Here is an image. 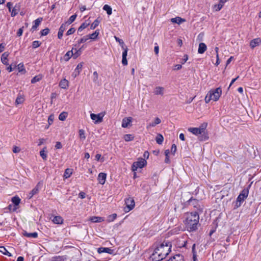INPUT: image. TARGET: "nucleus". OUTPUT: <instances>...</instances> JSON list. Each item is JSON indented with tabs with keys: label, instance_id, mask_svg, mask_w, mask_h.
Listing matches in <instances>:
<instances>
[{
	"label": "nucleus",
	"instance_id": "1",
	"mask_svg": "<svg viewBox=\"0 0 261 261\" xmlns=\"http://www.w3.org/2000/svg\"><path fill=\"white\" fill-rule=\"evenodd\" d=\"M199 221L198 212L187 213L186 214L185 224L187 230L190 232L195 231L198 228Z\"/></svg>",
	"mask_w": 261,
	"mask_h": 261
},
{
	"label": "nucleus",
	"instance_id": "2",
	"mask_svg": "<svg viewBox=\"0 0 261 261\" xmlns=\"http://www.w3.org/2000/svg\"><path fill=\"white\" fill-rule=\"evenodd\" d=\"M172 246H158L151 255L153 261H160L165 258L171 251Z\"/></svg>",
	"mask_w": 261,
	"mask_h": 261
},
{
	"label": "nucleus",
	"instance_id": "3",
	"mask_svg": "<svg viewBox=\"0 0 261 261\" xmlns=\"http://www.w3.org/2000/svg\"><path fill=\"white\" fill-rule=\"evenodd\" d=\"M221 94L222 90L220 87H218L215 89L211 90L205 97V102L207 103L211 100L216 101L219 99Z\"/></svg>",
	"mask_w": 261,
	"mask_h": 261
},
{
	"label": "nucleus",
	"instance_id": "4",
	"mask_svg": "<svg viewBox=\"0 0 261 261\" xmlns=\"http://www.w3.org/2000/svg\"><path fill=\"white\" fill-rule=\"evenodd\" d=\"M249 187L250 186L248 187V188L243 189L241 192V193H240V194L239 195L237 198L236 204L234 205V208H238L240 207L242 202L247 198L249 194Z\"/></svg>",
	"mask_w": 261,
	"mask_h": 261
},
{
	"label": "nucleus",
	"instance_id": "5",
	"mask_svg": "<svg viewBox=\"0 0 261 261\" xmlns=\"http://www.w3.org/2000/svg\"><path fill=\"white\" fill-rule=\"evenodd\" d=\"M188 131L196 136H198V139L200 141H204L208 139L207 134H202L200 129L198 127H190L188 128Z\"/></svg>",
	"mask_w": 261,
	"mask_h": 261
},
{
	"label": "nucleus",
	"instance_id": "6",
	"mask_svg": "<svg viewBox=\"0 0 261 261\" xmlns=\"http://www.w3.org/2000/svg\"><path fill=\"white\" fill-rule=\"evenodd\" d=\"M188 202L189 205L193 206L196 208V212H198L199 214L202 213L203 211V206L200 205L199 200L191 198L188 201Z\"/></svg>",
	"mask_w": 261,
	"mask_h": 261
},
{
	"label": "nucleus",
	"instance_id": "7",
	"mask_svg": "<svg viewBox=\"0 0 261 261\" xmlns=\"http://www.w3.org/2000/svg\"><path fill=\"white\" fill-rule=\"evenodd\" d=\"M147 164L146 161L143 159L140 158L138 161L133 163L132 166V170L135 172L137 170L138 168H142Z\"/></svg>",
	"mask_w": 261,
	"mask_h": 261
},
{
	"label": "nucleus",
	"instance_id": "8",
	"mask_svg": "<svg viewBox=\"0 0 261 261\" xmlns=\"http://www.w3.org/2000/svg\"><path fill=\"white\" fill-rule=\"evenodd\" d=\"M125 207L124 208L125 212H128L134 208L135 205L134 199L129 197L125 200Z\"/></svg>",
	"mask_w": 261,
	"mask_h": 261
},
{
	"label": "nucleus",
	"instance_id": "9",
	"mask_svg": "<svg viewBox=\"0 0 261 261\" xmlns=\"http://www.w3.org/2000/svg\"><path fill=\"white\" fill-rule=\"evenodd\" d=\"M105 115V112H101L98 114L92 113L90 114V117L92 120L95 121L94 123L95 124H97L102 121L103 117Z\"/></svg>",
	"mask_w": 261,
	"mask_h": 261
},
{
	"label": "nucleus",
	"instance_id": "10",
	"mask_svg": "<svg viewBox=\"0 0 261 261\" xmlns=\"http://www.w3.org/2000/svg\"><path fill=\"white\" fill-rule=\"evenodd\" d=\"M83 64H84V63L81 62V63H80L77 65L74 71H73V72L72 74V76L73 78H75L77 76H78L79 75V74L80 73V72H81V71L82 70Z\"/></svg>",
	"mask_w": 261,
	"mask_h": 261
},
{
	"label": "nucleus",
	"instance_id": "11",
	"mask_svg": "<svg viewBox=\"0 0 261 261\" xmlns=\"http://www.w3.org/2000/svg\"><path fill=\"white\" fill-rule=\"evenodd\" d=\"M67 27L68 26L67 25H66L64 23L61 24V25L60 26V27L59 29V31H58V37L59 39H62L63 35V33L65 31V30L66 29Z\"/></svg>",
	"mask_w": 261,
	"mask_h": 261
},
{
	"label": "nucleus",
	"instance_id": "12",
	"mask_svg": "<svg viewBox=\"0 0 261 261\" xmlns=\"http://www.w3.org/2000/svg\"><path fill=\"white\" fill-rule=\"evenodd\" d=\"M107 174L105 173L101 172L99 173L98 176V180L99 183L101 185H103L106 180Z\"/></svg>",
	"mask_w": 261,
	"mask_h": 261
},
{
	"label": "nucleus",
	"instance_id": "13",
	"mask_svg": "<svg viewBox=\"0 0 261 261\" xmlns=\"http://www.w3.org/2000/svg\"><path fill=\"white\" fill-rule=\"evenodd\" d=\"M40 188V184L38 183L36 186L29 193V197L31 198L34 195L37 194Z\"/></svg>",
	"mask_w": 261,
	"mask_h": 261
},
{
	"label": "nucleus",
	"instance_id": "14",
	"mask_svg": "<svg viewBox=\"0 0 261 261\" xmlns=\"http://www.w3.org/2000/svg\"><path fill=\"white\" fill-rule=\"evenodd\" d=\"M132 118L130 117L124 118L122 120L121 126L123 128L127 127L130 123L132 122Z\"/></svg>",
	"mask_w": 261,
	"mask_h": 261
},
{
	"label": "nucleus",
	"instance_id": "15",
	"mask_svg": "<svg viewBox=\"0 0 261 261\" xmlns=\"http://www.w3.org/2000/svg\"><path fill=\"white\" fill-rule=\"evenodd\" d=\"M42 21V17H39V18L36 19L34 21V24L33 25V26L31 29V31L32 32H34L35 30H37V29L38 28V26L40 25V24Z\"/></svg>",
	"mask_w": 261,
	"mask_h": 261
},
{
	"label": "nucleus",
	"instance_id": "16",
	"mask_svg": "<svg viewBox=\"0 0 261 261\" xmlns=\"http://www.w3.org/2000/svg\"><path fill=\"white\" fill-rule=\"evenodd\" d=\"M261 43V39L259 38L252 40L250 42V46L251 48H254Z\"/></svg>",
	"mask_w": 261,
	"mask_h": 261
},
{
	"label": "nucleus",
	"instance_id": "17",
	"mask_svg": "<svg viewBox=\"0 0 261 261\" xmlns=\"http://www.w3.org/2000/svg\"><path fill=\"white\" fill-rule=\"evenodd\" d=\"M98 252L99 253L106 252L109 254H113L114 253V250L111 249L110 248L100 247L98 249Z\"/></svg>",
	"mask_w": 261,
	"mask_h": 261
},
{
	"label": "nucleus",
	"instance_id": "18",
	"mask_svg": "<svg viewBox=\"0 0 261 261\" xmlns=\"http://www.w3.org/2000/svg\"><path fill=\"white\" fill-rule=\"evenodd\" d=\"M207 46L204 43H200L199 44L198 53L199 54H203L206 50Z\"/></svg>",
	"mask_w": 261,
	"mask_h": 261
},
{
	"label": "nucleus",
	"instance_id": "19",
	"mask_svg": "<svg viewBox=\"0 0 261 261\" xmlns=\"http://www.w3.org/2000/svg\"><path fill=\"white\" fill-rule=\"evenodd\" d=\"M164 88L163 87L158 86L154 88L153 93L155 95H161L164 94Z\"/></svg>",
	"mask_w": 261,
	"mask_h": 261
},
{
	"label": "nucleus",
	"instance_id": "20",
	"mask_svg": "<svg viewBox=\"0 0 261 261\" xmlns=\"http://www.w3.org/2000/svg\"><path fill=\"white\" fill-rule=\"evenodd\" d=\"M90 24L89 22H88L87 21L83 22L80 27L78 28L77 30V34L80 35H82V34H81V32L85 29L87 28Z\"/></svg>",
	"mask_w": 261,
	"mask_h": 261
},
{
	"label": "nucleus",
	"instance_id": "21",
	"mask_svg": "<svg viewBox=\"0 0 261 261\" xmlns=\"http://www.w3.org/2000/svg\"><path fill=\"white\" fill-rule=\"evenodd\" d=\"M52 221L55 224H62L63 223V219L60 216H56L54 217Z\"/></svg>",
	"mask_w": 261,
	"mask_h": 261
},
{
	"label": "nucleus",
	"instance_id": "22",
	"mask_svg": "<svg viewBox=\"0 0 261 261\" xmlns=\"http://www.w3.org/2000/svg\"><path fill=\"white\" fill-rule=\"evenodd\" d=\"M89 220L93 223L101 222L105 220L104 218L98 216L91 217Z\"/></svg>",
	"mask_w": 261,
	"mask_h": 261
},
{
	"label": "nucleus",
	"instance_id": "23",
	"mask_svg": "<svg viewBox=\"0 0 261 261\" xmlns=\"http://www.w3.org/2000/svg\"><path fill=\"white\" fill-rule=\"evenodd\" d=\"M59 86L62 89H67L69 86V82L65 79L62 80L59 83Z\"/></svg>",
	"mask_w": 261,
	"mask_h": 261
},
{
	"label": "nucleus",
	"instance_id": "24",
	"mask_svg": "<svg viewBox=\"0 0 261 261\" xmlns=\"http://www.w3.org/2000/svg\"><path fill=\"white\" fill-rule=\"evenodd\" d=\"M8 56H9L8 53H7V52H5L4 53H3L2 54V57H1L2 62L4 64L6 65H9L8 59Z\"/></svg>",
	"mask_w": 261,
	"mask_h": 261
},
{
	"label": "nucleus",
	"instance_id": "25",
	"mask_svg": "<svg viewBox=\"0 0 261 261\" xmlns=\"http://www.w3.org/2000/svg\"><path fill=\"white\" fill-rule=\"evenodd\" d=\"M66 256H56L51 258V261H67Z\"/></svg>",
	"mask_w": 261,
	"mask_h": 261
},
{
	"label": "nucleus",
	"instance_id": "26",
	"mask_svg": "<svg viewBox=\"0 0 261 261\" xmlns=\"http://www.w3.org/2000/svg\"><path fill=\"white\" fill-rule=\"evenodd\" d=\"M23 234L24 237L28 238H36L38 236V233L36 232L29 233L27 231H24L23 233Z\"/></svg>",
	"mask_w": 261,
	"mask_h": 261
},
{
	"label": "nucleus",
	"instance_id": "27",
	"mask_svg": "<svg viewBox=\"0 0 261 261\" xmlns=\"http://www.w3.org/2000/svg\"><path fill=\"white\" fill-rule=\"evenodd\" d=\"M73 49L74 48H72V49L71 50H69L65 55L64 57V59L65 61H68L72 57H73Z\"/></svg>",
	"mask_w": 261,
	"mask_h": 261
},
{
	"label": "nucleus",
	"instance_id": "28",
	"mask_svg": "<svg viewBox=\"0 0 261 261\" xmlns=\"http://www.w3.org/2000/svg\"><path fill=\"white\" fill-rule=\"evenodd\" d=\"M171 21L172 23H176L179 24L181 23L182 22L186 21V20L181 18L180 17H176L175 18H171Z\"/></svg>",
	"mask_w": 261,
	"mask_h": 261
},
{
	"label": "nucleus",
	"instance_id": "29",
	"mask_svg": "<svg viewBox=\"0 0 261 261\" xmlns=\"http://www.w3.org/2000/svg\"><path fill=\"white\" fill-rule=\"evenodd\" d=\"M169 261H184L182 255L178 254L174 255L172 258H170Z\"/></svg>",
	"mask_w": 261,
	"mask_h": 261
},
{
	"label": "nucleus",
	"instance_id": "30",
	"mask_svg": "<svg viewBox=\"0 0 261 261\" xmlns=\"http://www.w3.org/2000/svg\"><path fill=\"white\" fill-rule=\"evenodd\" d=\"M43 76L41 74H38L36 76H35L32 80H31V83L32 84H35L36 82H39L41 81Z\"/></svg>",
	"mask_w": 261,
	"mask_h": 261
},
{
	"label": "nucleus",
	"instance_id": "31",
	"mask_svg": "<svg viewBox=\"0 0 261 261\" xmlns=\"http://www.w3.org/2000/svg\"><path fill=\"white\" fill-rule=\"evenodd\" d=\"M76 17H77V15L76 14L72 15V16H71L69 17V19L66 22H65L64 23L66 25H67V26H68L69 24L72 23L75 20Z\"/></svg>",
	"mask_w": 261,
	"mask_h": 261
},
{
	"label": "nucleus",
	"instance_id": "32",
	"mask_svg": "<svg viewBox=\"0 0 261 261\" xmlns=\"http://www.w3.org/2000/svg\"><path fill=\"white\" fill-rule=\"evenodd\" d=\"M155 140L158 144H162L164 141V137L161 134H158L155 138Z\"/></svg>",
	"mask_w": 261,
	"mask_h": 261
},
{
	"label": "nucleus",
	"instance_id": "33",
	"mask_svg": "<svg viewBox=\"0 0 261 261\" xmlns=\"http://www.w3.org/2000/svg\"><path fill=\"white\" fill-rule=\"evenodd\" d=\"M0 252L3 254L11 256V254L5 248L4 246H0Z\"/></svg>",
	"mask_w": 261,
	"mask_h": 261
},
{
	"label": "nucleus",
	"instance_id": "34",
	"mask_svg": "<svg viewBox=\"0 0 261 261\" xmlns=\"http://www.w3.org/2000/svg\"><path fill=\"white\" fill-rule=\"evenodd\" d=\"M99 30H97L93 33L88 36L89 37V39H91L92 40H95L97 38L98 35H99Z\"/></svg>",
	"mask_w": 261,
	"mask_h": 261
},
{
	"label": "nucleus",
	"instance_id": "35",
	"mask_svg": "<svg viewBox=\"0 0 261 261\" xmlns=\"http://www.w3.org/2000/svg\"><path fill=\"white\" fill-rule=\"evenodd\" d=\"M20 200H20V198L18 196L13 197L11 200L13 203L16 206H17L19 205V204L20 202Z\"/></svg>",
	"mask_w": 261,
	"mask_h": 261
},
{
	"label": "nucleus",
	"instance_id": "36",
	"mask_svg": "<svg viewBox=\"0 0 261 261\" xmlns=\"http://www.w3.org/2000/svg\"><path fill=\"white\" fill-rule=\"evenodd\" d=\"M68 116L67 112H63L59 116V119L61 121H64L66 119Z\"/></svg>",
	"mask_w": 261,
	"mask_h": 261
},
{
	"label": "nucleus",
	"instance_id": "37",
	"mask_svg": "<svg viewBox=\"0 0 261 261\" xmlns=\"http://www.w3.org/2000/svg\"><path fill=\"white\" fill-rule=\"evenodd\" d=\"M23 97L21 95L19 94L15 100V103L16 105L21 104L22 103H23Z\"/></svg>",
	"mask_w": 261,
	"mask_h": 261
},
{
	"label": "nucleus",
	"instance_id": "38",
	"mask_svg": "<svg viewBox=\"0 0 261 261\" xmlns=\"http://www.w3.org/2000/svg\"><path fill=\"white\" fill-rule=\"evenodd\" d=\"M100 21L98 20V19H95L93 22L91 24L90 29L91 30L95 29L99 24Z\"/></svg>",
	"mask_w": 261,
	"mask_h": 261
},
{
	"label": "nucleus",
	"instance_id": "39",
	"mask_svg": "<svg viewBox=\"0 0 261 261\" xmlns=\"http://www.w3.org/2000/svg\"><path fill=\"white\" fill-rule=\"evenodd\" d=\"M71 174H72L71 169L67 168L65 171V172L64 174V177L65 178H68L71 176Z\"/></svg>",
	"mask_w": 261,
	"mask_h": 261
},
{
	"label": "nucleus",
	"instance_id": "40",
	"mask_svg": "<svg viewBox=\"0 0 261 261\" xmlns=\"http://www.w3.org/2000/svg\"><path fill=\"white\" fill-rule=\"evenodd\" d=\"M103 9L106 11L108 15L112 14V10L111 7L108 5H105L103 7Z\"/></svg>",
	"mask_w": 261,
	"mask_h": 261
},
{
	"label": "nucleus",
	"instance_id": "41",
	"mask_svg": "<svg viewBox=\"0 0 261 261\" xmlns=\"http://www.w3.org/2000/svg\"><path fill=\"white\" fill-rule=\"evenodd\" d=\"M73 50H74V52L73 53V57L74 59H76L81 55V48H80L79 49L75 48L73 49Z\"/></svg>",
	"mask_w": 261,
	"mask_h": 261
},
{
	"label": "nucleus",
	"instance_id": "42",
	"mask_svg": "<svg viewBox=\"0 0 261 261\" xmlns=\"http://www.w3.org/2000/svg\"><path fill=\"white\" fill-rule=\"evenodd\" d=\"M123 138L125 141L128 142L133 140L134 137L132 135L126 134L124 136Z\"/></svg>",
	"mask_w": 261,
	"mask_h": 261
},
{
	"label": "nucleus",
	"instance_id": "43",
	"mask_svg": "<svg viewBox=\"0 0 261 261\" xmlns=\"http://www.w3.org/2000/svg\"><path fill=\"white\" fill-rule=\"evenodd\" d=\"M98 74L97 71H94L93 73V81L95 84H98Z\"/></svg>",
	"mask_w": 261,
	"mask_h": 261
},
{
	"label": "nucleus",
	"instance_id": "44",
	"mask_svg": "<svg viewBox=\"0 0 261 261\" xmlns=\"http://www.w3.org/2000/svg\"><path fill=\"white\" fill-rule=\"evenodd\" d=\"M46 149V147H44L42 150L40 151V155L43 160H46L47 159V154L45 153V149Z\"/></svg>",
	"mask_w": 261,
	"mask_h": 261
},
{
	"label": "nucleus",
	"instance_id": "45",
	"mask_svg": "<svg viewBox=\"0 0 261 261\" xmlns=\"http://www.w3.org/2000/svg\"><path fill=\"white\" fill-rule=\"evenodd\" d=\"M89 39V37H88V36H87V35L85 36L77 41V44H80L81 43H85Z\"/></svg>",
	"mask_w": 261,
	"mask_h": 261
},
{
	"label": "nucleus",
	"instance_id": "46",
	"mask_svg": "<svg viewBox=\"0 0 261 261\" xmlns=\"http://www.w3.org/2000/svg\"><path fill=\"white\" fill-rule=\"evenodd\" d=\"M79 137L81 140H85L86 139V136L85 134V130L83 129H80L79 131Z\"/></svg>",
	"mask_w": 261,
	"mask_h": 261
},
{
	"label": "nucleus",
	"instance_id": "47",
	"mask_svg": "<svg viewBox=\"0 0 261 261\" xmlns=\"http://www.w3.org/2000/svg\"><path fill=\"white\" fill-rule=\"evenodd\" d=\"M117 217L116 214H113L112 215H109L108 217V221L110 222L113 221Z\"/></svg>",
	"mask_w": 261,
	"mask_h": 261
},
{
	"label": "nucleus",
	"instance_id": "48",
	"mask_svg": "<svg viewBox=\"0 0 261 261\" xmlns=\"http://www.w3.org/2000/svg\"><path fill=\"white\" fill-rule=\"evenodd\" d=\"M206 126H207V123H204L202 124L201 125V126L198 128L200 129V130L202 133V134H206L205 132V130L206 129Z\"/></svg>",
	"mask_w": 261,
	"mask_h": 261
},
{
	"label": "nucleus",
	"instance_id": "49",
	"mask_svg": "<svg viewBox=\"0 0 261 261\" xmlns=\"http://www.w3.org/2000/svg\"><path fill=\"white\" fill-rule=\"evenodd\" d=\"M40 45H41V43L39 41L36 40V41H34L32 42L33 48H36L38 47L39 46H40Z\"/></svg>",
	"mask_w": 261,
	"mask_h": 261
},
{
	"label": "nucleus",
	"instance_id": "50",
	"mask_svg": "<svg viewBox=\"0 0 261 261\" xmlns=\"http://www.w3.org/2000/svg\"><path fill=\"white\" fill-rule=\"evenodd\" d=\"M41 36H46L49 33V29L48 28H45L41 31Z\"/></svg>",
	"mask_w": 261,
	"mask_h": 261
},
{
	"label": "nucleus",
	"instance_id": "51",
	"mask_svg": "<svg viewBox=\"0 0 261 261\" xmlns=\"http://www.w3.org/2000/svg\"><path fill=\"white\" fill-rule=\"evenodd\" d=\"M223 8V6L221 4H220L219 3L218 4H216L214 6V9L215 11H219L222 8Z\"/></svg>",
	"mask_w": 261,
	"mask_h": 261
},
{
	"label": "nucleus",
	"instance_id": "52",
	"mask_svg": "<svg viewBox=\"0 0 261 261\" xmlns=\"http://www.w3.org/2000/svg\"><path fill=\"white\" fill-rule=\"evenodd\" d=\"M115 39L116 41L119 43V44L121 45L122 48H124V43L122 39H119L118 37L115 36Z\"/></svg>",
	"mask_w": 261,
	"mask_h": 261
},
{
	"label": "nucleus",
	"instance_id": "53",
	"mask_svg": "<svg viewBox=\"0 0 261 261\" xmlns=\"http://www.w3.org/2000/svg\"><path fill=\"white\" fill-rule=\"evenodd\" d=\"M75 29L74 28H71L67 31L66 33V35L68 36L73 34L75 32Z\"/></svg>",
	"mask_w": 261,
	"mask_h": 261
},
{
	"label": "nucleus",
	"instance_id": "54",
	"mask_svg": "<svg viewBox=\"0 0 261 261\" xmlns=\"http://www.w3.org/2000/svg\"><path fill=\"white\" fill-rule=\"evenodd\" d=\"M10 12H11V15L12 17L16 16L18 13L17 10L16 9L15 7L13 8Z\"/></svg>",
	"mask_w": 261,
	"mask_h": 261
},
{
	"label": "nucleus",
	"instance_id": "55",
	"mask_svg": "<svg viewBox=\"0 0 261 261\" xmlns=\"http://www.w3.org/2000/svg\"><path fill=\"white\" fill-rule=\"evenodd\" d=\"M176 145L175 144H173L171 146V152L173 154H174V153L176 152Z\"/></svg>",
	"mask_w": 261,
	"mask_h": 261
},
{
	"label": "nucleus",
	"instance_id": "56",
	"mask_svg": "<svg viewBox=\"0 0 261 261\" xmlns=\"http://www.w3.org/2000/svg\"><path fill=\"white\" fill-rule=\"evenodd\" d=\"M23 28L24 27H22V28H20L18 31H17V36L18 37H20L22 35V33H23Z\"/></svg>",
	"mask_w": 261,
	"mask_h": 261
},
{
	"label": "nucleus",
	"instance_id": "57",
	"mask_svg": "<svg viewBox=\"0 0 261 261\" xmlns=\"http://www.w3.org/2000/svg\"><path fill=\"white\" fill-rule=\"evenodd\" d=\"M124 50L122 53V57H127V50H128V49L127 47H124V48H122Z\"/></svg>",
	"mask_w": 261,
	"mask_h": 261
},
{
	"label": "nucleus",
	"instance_id": "58",
	"mask_svg": "<svg viewBox=\"0 0 261 261\" xmlns=\"http://www.w3.org/2000/svg\"><path fill=\"white\" fill-rule=\"evenodd\" d=\"M55 148L57 149H61L62 148V145L60 142H57L55 145Z\"/></svg>",
	"mask_w": 261,
	"mask_h": 261
},
{
	"label": "nucleus",
	"instance_id": "59",
	"mask_svg": "<svg viewBox=\"0 0 261 261\" xmlns=\"http://www.w3.org/2000/svg\"><path fill=\"white\" fill-rule=\"evenodd\" d=\"M188 55H185L184 56L183 58L182 59V61H181V64H185V63L187 62V61L188 60Z\"/></svg>",
	"mask_w": 261,
	"mask_h": 261
},
{
	"label": "nucleus",
	"instance_id": "60",
	"mask_svg": "<svg viewBox=\"0 0 261 261\" xmlns=\"http://www.w3.org/2000/svg\"><path fill=\"white\" fill-rule=\"evenodd\" d=\"M196 246L193 245L192 247V252L193 254V259L194 261L196 260V252H195Z\"/></svg>",
	"mask_w": 261,
	"mask_h": 261
},
{
	"label": "nucleus",
	"instance_id": "61",
	"mask_svg": "<svg viewBox=\"0 0 261 261\" xmlns=\"http://www.w3.org/2000/svg\"><path fill=\"white\" fill-rule=\"evenodd\" d=\"M20 149L19 147L17 146H14L13 148V152L14 153H18L20 152Z\"/></svg>",
	"mask_w": 261,
	"mask_h": 261
},
{
	"label": "nucleus",
	"instance_id": "62",
	"mask_svg": "<svg viewBox=\"0 0 261 261\" xmlns=\"http://www.w3.org/2000/svg\"><path fill=\"white\" fill-rule=\"evenodd\" d=\"M54 121V116L53 115H50L48 118V122L49 124H51Z\"/></svg>",
	"mask_w": 261,
	"mask_h": 261
},
{
	"label": "nucleus",
	"instance_id": "63",
	"mask_svg": "<svg viewBox=\"0 0 261 261\" xmlns=\"http://www.w3.org/2000/svg\"><path fill=\"white\" fill-rule=\"evenodd\" d=\"M122 64L124 66H126L127 65V61L126 59V57H122Z\"/></svg>",
	"mask_w": 261,
	"mask_h": 261
},
{
	"label": "nucleus",
	"instance_id": "64",
	"mask_svg": "<svg viewBox=\"0 0 261 261\" xmlns=\"http://www.w3.org/2000/svg\"><path fill=\"white\" fill-rule=\"evenodd\" d=\"M79 197L81 198V199H84L86 197V194L85 193L83 192H81L79 194Z\"/></svg>",
	"mask_w": 261,
	"mask_h": 261
}]
</instances>
